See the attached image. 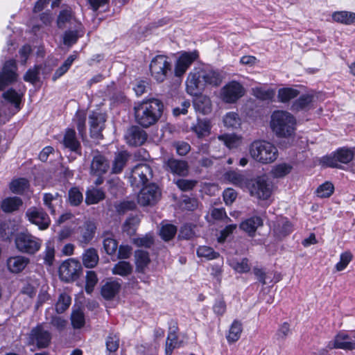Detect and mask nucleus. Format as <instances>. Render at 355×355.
<instances>
[{"label":"nucleus","instance_id":"f257e3e1","mask_svg":"<svg viewBox=\"0 0 355 355\" xmlns=\"http://www.w3.org/2000/svg\"><path fill=\"white\" fill-rule=\"evenodd\" d=\"M163 102L155 98L143 100L134 107L135 121L143 128L156 124L164 112Z\"/></svg>","mask_w":355,"mask_h":355},{"label":"nucleus","instance_id":"f03ea898","mask_svg":"<svg viewBox=\"0 0 355 355\" xmlns=\"http://www.w3.org/2000/svg\"><path fill=\"white\" fill-rule=\"evenodd\" d=\"M270 127L277 138H293L297 130V119L286 110H275L270 116Z\"/></svg>","mask_w":355,"mask_h":355},{"label":"nucleus","instance_id":"7ed1b4c3","mask_svg":"<svg viewBox=\"0 0 355 355\" xmlns=\"http://www.w3.org/2000/svg\"><path fill=\"white\" fill-rule=\"evenodd\" d=\"M250 153L253 159L264 164L274 162L278 157L276 146L265 140L253 141L250 147Z\"/></svg>","mask_w":355,"mask_h":355},{"label":"nucleus","instance_id":"20e7f679","mask_svg":"<svg viewBox=\"0 0 355 355\" xmlns=\"http://www.w3.org/2000/svg\"><path fill=\"white\" fill-rule=\"evenodd\" d=\"M355 148L340 147L320 159L322 166L331 168H343L340 164H348L354 160Z\"/></svg>","mask_w":355,"mask_h":355},{"label":"nucleus","instance_id":"39448f33","mask_svg":"<svg viewBox=\"0 0 355 355\" xmlns=\"http://www.w3.org/2000/svg\"><path fill=\"white\" fill-rule=\"evenodd\" d=\"M16 249L26 254L34 255L41 248L42 240L27 230L17 232L15 236Z\"/></svg>","mask_w":355,"mask_h":355},{"label":"nucleus","instance_id":"423d86ee","mask_svg":"<svg viewBox=\"0 0 355 355\" xmlns=\"http://www.w3.org/2000/svg\"><path fill=\"white\" fill-rule=\"evenodd\" d=\"M150 73L157 83H162L167 80L172 71V63L166 55H157L149 64Z\"/></svg>","mask_w":355,"mask_h":355},{"label":"nucleus","instance_id":"0eeeda50","mask_svg":"<svg viewBox=\"0 0 355 355\" xmlns=\"http://www.w3.org/2000/svg\"><path fill=\"white\" fill-rule=\"evenodd\" d=\"M245 187L250 195L259 200H268L272 195V189L265 175L247 180Z\"/></svg>","mask_w":355,"mask_h":355},{"label":"nucleus","instance_id":"6e6552de","mask_svg":"<svg viewBox=\"0 0 355 355\" xmlns=\"http://www.w3.org/2000/svg\"><path fill=\"white\" fill-rule=\"evenodd\" d=\"M200 58V53L197 49L193 51H181L177 58L174 67V76L182 78L190 67Z\"/></svg>","mask_w":355,"mask_h":355},{"label":"nucleus","instance_id":"1a4fd4ad","mask_svg":"<svg viewBox=\"0 0 355 355\" xmlns=\"http://www.w3.org/2000/svg\"><path fill=\"white\" fill-rule=\"evenodd\" d=\"M52 340V335L50 331L45 330L40 323L33 327L28 334L27 343L28 345H33L37 349L48 348Z\"/></svg>","mask_w":355,"mask_h":355},{"label":"nucleus","instance_id":"9d476101","mask_svg":"<svg viewBox=\"0 0 355 355\" xmlns=\"http://www.w3.org/2000/svg\"><path fill=\"white\" fill-rule=\"evenodd\" d=\"M83 268L79 261L69 259L62 263L58 269L59 277L65 283L76 281L82 274Z\"/></svg>","mask_w":355,"mask_h":355},{"label":"nucleus","instance_id":"9b49d317","mask_svg":"<svg viewBox=\"0 0 355 355\" xmlns=\"http://www.w3.org/2000/svg\"><path fill=\"white\" fill-rule=\"evenodd\" d=\"M17 64L15 59L6 60L0 71V91H3L8 86L17 80Z\"/></svg>","mask_w":355,"mask_h":355},{"label":"nucleus","instance_id":"f8f14e48","mask_svg":"<svg viewBox=\"0 0 355 355\" xmlns=\"http://www.w3.org/2000/svg\"><path fill=\"white\" fill-rule=\"evenodd\" d=\"M243 86L238 81L232 80L226 84L221 89L222 99L227 103H234L245 95Z\"/></svg>","mask_w":355,"mask_h":355},{"label":"nucleus","instance_id":"ddd939ff","mask_svg":"<svg viewBox=\"0 0 355 355\" xmlns=\"http://www.w3.org/2000/svg\"><path fill=\"white\" fill-rule=\"evenodd\" d=\"M28 220L37 225L40 230L48 229L51 225V218L42 208L33 207L26 212Z\"/></svg>","mask_w":355,"mask_h":355},{"label":"nucleus","instance_id":"4468645a","mask_svg":"<svg viewBox=\"0 0 355 355\" xmlns=\"http://www.w3.org/2000/svg\"><path fill=\"white\" fill-rule=\"evenodd\" d=\"M200 69H195L191 71L186 80V90L189 95H196L202 93L205 84L202 81Z\"/></svg>","mask_w":355,"mask_h":355},{"label":"nucleus","instance_id":"2eb2a0df","mask_svg":"<svg viewBox=\"0 0 355 355\" xmlns=\"http://www.w3.org/2000/svg\"><path fill=\"white\" fill-rule=\"evenodd\" d=\"M160 193L155 184L143 187L138 196V203L141 206L153 205L157 203Z\"/></svg>","mask_w":355,"mask_h":355},{"label":"nucleus","instance_id":"dca6fc26","mask_svg":"<svg viewBox=\"0 0 355 355\" xmlns=\"http://www.w3.org/2000/svg\"><path fill=\"white\" fill-rule=\"evenodd\" d=\"M90 137L98 139L102 136V131L104 128V123L106 121L103 114L92 111L88 117Z\"/></svg>","mask_w":355,"mask_h":355},{"label":"nucleus","instance_id":"f3484780","mask_svg":"<svg viewBox=\"0 0 355 355\" xmlns=\"http://www.w3.org/2000/svg\"><path fill=\"white\" fill-rule=\"evenodd\" d=\"M314 101L315 95L312 93L299 95L297 98L292 102L290 110L294 113L309 112L314 108Z\"/></svg>","mask_w":355,"mask_h":355},{"label":"nucleus","instance_id":"a211bd4d","mask_svg":"<svg viewBox=\"0 0 355 355\" xmlns=\"http://www.w3.org/2000/svg\"><path fill=\"white\" fill-rule=\"evenodd\" d=\"M96 231V226L93 221H85L79 226L77 230V240L80 245L85 247L94 239Z\"/></svg>","mask_w":355,"mask_h":355},{"label":"nucleus","instance_id":"6ab92c4d","mask_svg":"<svg viewBox=\"0 0 355 355\" xmlns=\"http://www.w3.org/2000/svg\"><path fill=\"white\" fill-rule=\"evenodd\" d=\"M148 138L146 132L142 127L138 125L130 126L125 135L127 144L130 146H141L145 144Z\"/></svg>","mask_w":355,"mask_h":355},{"label":"nucleus","instance_id":"aec40b11","mask_svg":"<svg viewBox=\"0 0 355 355\" xmlns=\"http://www.w3.org/2000/svg\"><path fill=\"white\" fill-rule=\"evenodd\" d=\"M165 170L173 175L184 177L189 173V164L186 160L178 159L173 157H168L164 162Z\"/></svg>","mask_w":355,"mask_h":355},{"label":"nucleus","instance_id":"412c9836","mask_svg":"<svg viewBox=\"0 0 355 355\" xmlns=\"http://www.w3.org/2000/svg\"><path fill=\"white\" fill-rule=\"evenodd\" d=\"M328 347L352 351L355 349V341L352 340L347 333L340 331L336 334L334 340L329 343Z\"/></svg>","mask_w":355,"mask_h":355},{"label":"nucleus","instance_id":"4be33fe9","mask_svg":"<svg viewBox=\"0 0 355 355\" xmlns=\"http://www.w3.org/2000/svg\"><path fill=\"white\" fill-rule=\"evenodd\" d=\"M62 144L64 148L78 155H82V146L78 140L75 129L67 128L65 129Z\"/></svg>","mask_w":355,"mask_h":355},{"label":"nucleus","instance_id":"5701e85b","mask_svg":"<svg viewBox=\"0 0 355 355\" xmlns=\"http://www.w3.org/2000/svg\"><path fill=\"white\" fill-rule=\"evenodd\" d=\"M110 168V162L108 159L99 151L93 155L89 173L90 175H105Z\"/></svg>","mask_w":355,"mask_h":355},{"label":"nucleus","instance_id":"b1692460","mask_svg":"<svg viewBox=\"0 0 355 355\" xmlns=\"http://www.w3.org/2000/svg\"><path fill=\"white\" fill-rule=\"evenodd\" d=\"M150 167L145 164H139L135 166L132 171L130 179L136 187H144L148 182L147 174L150 173Z\"/></svg>","mask_w":355,"mask_h":355},{"label":"nucleus","instance_id":"393cba45","mask_svg":"<svg viewBox=\"0 0 355 355\" xmlns=\"http://www.w3.org/2000/svg\"><path fill=\"white\" fill-rule=\"evenodd\" d=\"M293 230V223L285 216H282L273 225L274 235L279 239L288 236Z\"/></svg>","mask_w":355,"mask_h":355},{"label":"nucleus","instance_id":"a878e982","mask_svg":"<svg viewBox=\"0 0 355 355\" xmlns=\"http://www.w3.org/2000/svg\"><path fill=\"white\" fill-rule=\"evenodd\" d=\"M28 257L23 255L10 257L7 259V267L8 270L13 274L21 272L30 263Z\"/></svg>","mask_w":355,"mask_h":355},{"label":"nucleus","instance_id":"bb28decb","mask_svg":"<svg viewBox=\"0 0 355 355\" xmlns=\"http://www.w3.org/2000/svg\"><path fill=\"white\" fill-rule=\"evenodd\" d=\"M263 225V219L259 216H253L243 220L239 225L241 230L245 232L248 236L253 238L259 227Z\"/></svg>","mask_w":355,"mask_h":355},{"label":"nucleus","instance_id":"cd10ccee","mask_svg":"<svg viewBox=\"0 0 355 355\" xmlns=\"http://www.w3.org/2000/svg\"><path fill=\"white\" fill-rule=\"evenodd\" d=\"M121 288V284L119 281H107L101 286V295L104 300L110 301L119 293Z\"/></svg>","mask_w":355,"mask_h":355},{"label":"nucleus","instance_id":"c85d7f7f","mask_svg":"<svg viewBox=\"0 0 355 355\" xmlns=\"http://www.w3.org/2000/svg\"><path fill=\"white\" fill-rule=\"evenodd\" d=\"M130 157L131 154L126 150L116 153L112 161L111 173L112 174L121 173Z\"/></svg>","mask_w":355,"mask_h":355},{"label":"nucleus","instance_id":"c756f323","mask_svg":"<svg viewBox=\"0 0 355 355\" xmlns=\"http://www.w3.org/2000/svg\"><path fill=\"white\" fill-rule=\"evenodd\" d=\"M135 272L144 274L151 260L148 251L144 250H136L134 252Z\"/></svg>","mask_w":355,"mask_h":355},{"label":"nucleus","instance_id":"7c9ffc66","mask_svg":"<svg viewBox=\"0 0 355 355\" xmlns=\"http://www.w3.org/2000/svg\"><path fill=\"white\" fill-rule=\"evenodd\" d=\"M23 201L18 196L6 197L0 202V208L6 214L13 213L19 209Z\"/></svg>","mask_w":355,"mask_h":355},{"label":"nucleus","instance_id":"2f4dec72","mask_svg":"<svg viewBox=\"0 0 355 355\" xmlns=\"http://www.w3.org/2000/svg\"><path fill=\"white\" fill-rule=\"evenodd\" d=\"M30 188V182L26 178H17L11 180L9 189L12 193L24 195Z\"/></svg>","mask_w":355,"mask_h":355},{"label":"nucleus","instance_id":"473e14b6","mask_svg":"<svg viewBox=\"0 0 355 355\" xmlns=\"http://www.w3.org/2000/svg\"><path fill=\"white\" fill-rule=\"evenodd\" d=\"M300 94V90L295 88L284 87L278 89L277 99L279 102L286 104L289 103L291 100L296 99Z\"/></svg>","mask_w":355,"mask_h":355},{"label":"nucleus","instance_id":"72a5a7b5","mask_svg":"<svg viewBox=\"0 0 355 355\" xmlns=\"http://www.w3.org/2000/svg\"><path fill=\"white\" fill-rule=\"evenodd\" d=\"M202 75V81L205 84V87L210 85L212 87H218L222 83V76L220 73L214 70H205L200 69Z\"/></svg>","mask_w":355,"mask_h":355},{"label":"nucleus","instance_id":"f704fd0d","mask_svg":"<svg viewBox=\"0 0 355 355\" xmlns=\"http://www.w3.org/2000/svg\"><path fill=\"white\" fill-rule=\"evenodd\" d=\"M211 128V126L209 120L200 119H198L197 123L193 124L191 128L192 132L196 133L197 137L199 139H202L209 135Z\"/></svg>","mask_w":355,"mask_h":355},{"label":"nucleus","instance_id":"c9c22d12","mask_svg":"<svg viewBox=\"0 0 355 355\" xmlns=\"http://www.w3.org/2000/svg\"><path fill=\"white\" fill-rule=\"evenodd\" d=\"M194 96L193 105L195 109L203 114L211 111L210 99L201 94L193 95Z\"/></svg>","mask_w":355,"mask_h":355},{"label":"nucleus","instance_id":"e433bc0d","mask_svg":"<svg viewBox=\"0 0 355 355\" xmlns=\"http://www.w3.org/2000/svg\"><path fill=\"white\" fill-rule=\"evenodd\" d=\"M331 18L334 22L352 25L355 23V12L346 10L335 11L332 13Z\"/></svg>","mask_w":355,"mask_h":355},{"label":"nucleus","instance_id":"4c0bfd02","mask_svg":"<svg viewBox=\"0 0 355 355\" xmlns=\"http://www.w3.org/2000/svg\"><path fill=\"white\" fill-rule=\"evenodd\" d=\"M99 260L97 250L94 248L87 249L83 254V263L87 268H94Z\"/></svg>","mask_w":355,"mask_h":355},{"label":"nucleus","instance_id":"58836bf2","mask_svg":"<svg viewBox=\"0 0 355 355\" xmlns=\"http://www.w3.org/2000/svg\"><path fill=\"white\" fill-rule=\"evenodd\" d=\"M242 331V323L238 320H234L232 322L226 336L227 343L231 344L239 340L241 337Z\"/></svg>","mask_w":355,"mask_h":355},{"label":"nucleus","instance_id":"ea45409f","mask_svg":"<svg viewBox=\"0 0 355 355\" xmlns=\"http://www.w3.org/2000/svg\"><path fill=\"white\" fill-rule=\"evenodd\" d=\"M85 196V202L87 205L97 204L105 198L104 191L100 189H89Z\"/></svg>","mask_w":355,"mask_h":355},{"label":"nucleus","instance_id":"a19ab883","mask_svg":"<svg viewBox=\"0 0 355 355\" xmlns=\"http://www.w3.org/2000/svg\"><path fill=\"white\" fill-rule=\"evenodd\" d=\"M119 335L110 333L105 339L106 352L107 355H116L114 353H116L119 349Z\"/></svg>","mask_w":355,"mask_h":355},{"label":"nucleus","instance_id":"79ce46f5","mask_svg":"<svg viewBox=\"0 0 355 355\" xmlns=\"http://www.w3.org/2000/svg\"><path fill=\"white\" fill-rule=\"evenodd\" d=\"M133 270V267L129 261L121 260L116 263L112 270V274L121 277H127L130 275Z\"/></svg>","mask_w":355,"mask_h":355},{"label":"nucleus","instance_id":"37998d69","mask_svg":"<svg viewBox=\"0 0 355 355\" xmlns=\"http://www.w3.org/2000/svg\"><path fill=\"white\" fill-rule=\"evenodd\" d=\"M68 203L71 207H78L83 201V194L78 187H72L68 191Z\"/></svg>","mask_w":355,"mask_h":355},{"label":"nucleus","instance_id":"c03bdc74","mask_svg":"<svg viewBox=\"0 0 355 355\" xmlns=\"http://www.w3.org/2000/svg\"><path fill=\"white\" fill-rule=\"evenodd\" d=\"M140 220L137 216L128 217L123 224L122 229L123 232L130 236L135 235Z\"/></svg>","mask_w":355,"mask_h":355},{"label":"nucleus","instance_id":"a18cd8bd","mask_svg":"<svg viewBox=\"0 0 355 355\" xmlns=\"http://www.w3.org/2000/svg\"><path fill=\"white\" fill-rule=\"evenodd\" d=\"M196 254L198 257L205 258L207 260H214L221 257L220 253L213 248L207 245H200L197 248Z\"/></svg>","mask_w":355,"mask_h":355},{"label":"nucleus","instance_id":"49530a36","mask_svg":"<svg viewBox=\"0 0 355 355\" xmlns=\"http://www.w3.org/2000/svg\"><path fill=\"white\" fill-rule=\"evenodd\" d=\"M71 298L66 293H62L58 297V300L55 304V311L58 313H64L71 305Z\"/></svg>","mask_w":355,"mask_h":355},{"label":"nucleus","instance_id":"de8ad7c7","mask_svg":"<svg viewBox=\"0 0 355 355\" xmlns=\"http://www.w3.org/2000/svg\"><path fill=\"white\" fill-rule=\"evenodd\" d=\"M55 246L54 243L48 241L45 245V250L43 252L44 254V263L46 266H51L53 264L55 260Z\"/></svg>","mask_w":355,"mask_h":355},{"label":"nucleus","instance_id":"09e8293b","mask_svg":"<svg viewBox=\"0 0 355 355\" xmlns=\"http://www.w3.org/2000/svg\"><path fill=\"white\" fill-rule=\"evenodd\" d=\"M334 184L329 181H326L317 188L315 193L320 198H329L334 193Z\"/></svg>","mask_w":355,"mask_h":355},{"label":"nucleus","instance_id":"8fccbe9b","mask_svg":"<svg viewBox=\"0 0 355 355\" xmlns=\"http://www.w3.org/2000/svg\"><path fill=\"white\" fill-rule=\"evenodd\" d=\"M218 139L230 149L237 148L240 144V137L235 134H223L218 136Z\"/></svg>","mask_w":355,"mask_h":355},{"label":"nucleus","instance_id":"3c124183","mask_svg":"<svg viewBox=\"0 0 355 355\" xmlns=\"http://www.w3.org/2000/svg\"><path fill=\"white\" fill-rule=\"evenodd\" d=\"M223 123L225 127L236 129L241 125V119L237 113L230 112L223 117Z\"/></svg>","mask_w":355,"mask_h":355},{"label":"nucleus","instance_id":"603ef678","mask_svg":"<svg viewBox=\"0 0 355 355\" xmlns=\"http://www.w3.org/2000/svg\"><path fill=\"white\" fill-rule=\"evenodd\" d=\"M115 209L119 215H123L128 211L135 210L137 209V203L133 200H124L116 204Z\"/></svg>","mask_w":355,"mask_h":355},{"label":"nucleus","instance_id":"864d4df0","mask_svg":"<svg viewBox=\"0 0 355 355\" xmlns=\"http://www.w3.org/2000/svg\"><path fill=\"white\" fill-rule=\"evenodd\" d=\"M2 97L8 102L14 105L16 108H19L21 99L20 95L16 92L15 89H8L7 91L2 94Z\"/></svg>","mask_w":355,"mask_h":355},{"label":"nucleus","instance_id":"5fc2aeb1","mask_svg":"<svg viewBox=\"0 0 355 355\" xmlns=\"http://www.w3.org/2000/svg\"><path fill=\"white\" fill-rule=\"evenodd\" d=\"M85 279V292L87 294H91L94 291V287L98 280L96 272L94 270L87 271Z\"/></svg>","mask_w":355,"mask_h":355},{"label":"nucleus","instance_id":"6e6d98bb","mask_svg":"<svg viewBox=\"0 0 355 355\" xmlns=\"http://www.w3.org/2000/svg\"><path fill=\"white\" fill-rule=\"evenodd\" d=\"M177 230L175 225L173 224H166L162 226L159 234L164 241H169L175 237Z\"/></svg>","mask_w":355,"mask_h":355},{"label":"nucleus","instance_id":"4d7b16f0","mask_svg":"<svg viewBox=\"0 0 355 355\" xmlns=\"http://www.w3.org/2000/svg\"><path fill=\"white\" fill-rule=\"evenodd\" d=\"M71 322L74 329L83 327L85 324L84 313L80 309L73 311L71 315Z\"/></svg>","mask_w":355,"mask_h":355},{"label":"nucleus","instance_id":"13d9d810","mask_svg":"<svg viewBox=\"0 0 355 355\" xmlns=\"http://www.w3.org/2000/svg\"><path fill=\"white\" fill-rule=\"evenodd\" d=\"M293 166L287 163H282L276 165L272 169V174L275 178H281L291 172Z\"/></svg>","mask_w":355,"mask_h":355},{"label":"nucleus","instance_id":"bf43d9fd","mask_svg":"<svg viewBox=\"0 0 355 355\" xmlns=\"http://www.w3.org/2000/svg\"><path fill=\"white\" fill-rule=\"evenodd\" d=\"M86 114L85 113L77 115L76 128L80 137L84 140L87 137Z\"/></svg>","mask_w":355,"mask_h":355},{"label":"nucleus","instance_id":"052dcab7","mask_svg":"<svg viewBox=\"0 0 355 355\" xmlns=\"http://www.w3.org/2000/svg\"><path fill=\"white\" fill-rule=\"evenodd\" d=\"M105 252L108 255L112 256L116 254L118 248V241L112 237H106L103 241Z\"/></svg>","mask_w":355,"mask_h":355},{"label":"nucleus","instance_id":"680f3d73","mask_svg":"<svg viewBox=\"0 0 355 355\" xmlns=\"http://www.w3.org/2000/svg\"><path fill=\"white\" fill-rule=\"evenodd\" d=\"M40 67L35 65L33 69H28L24 76V80L31 84H35L40 80Z\"/></svg>","mask_w":355,"mask_h":355},{"label":"nucleus","instance_id":"e2e57ef3","mask_svg":"<svg viewBox=\"0 0 355 355\" xmlns=\"http://www.w3.org/2000/svg\"><path fill=\"white\" fill-rule=\"evenodd\" d=\"M353 255L351 252L345 251L341 253L340 261L336 264L335 268L337 271H342L347 268L348 264L352 260Z\"/></svg>","mask_w":355,"mask_h":355},{"label":"nucleus","instance_id":"0e129e2a","mask_svg":"<svg viewBox=\"0 0 355 355\" xmlns=\"http://www.w3.org/2000/svg\"><path fill=\"white\" fill-rule=\"evenodd\" d=\"M79 37L78 31H66L63 35V43L66 46H71L77 43Z\"/></svg>","mask_w":355,"mask_h":355},{"label":"nucleus","instance_id":"69168bd1","mask_svg":"<svg viewBox=\"0 0 355 355\" xmlns=\"http://www.w3.org/2000/svg\"><path fill=\"white\" fill-rule=\"evenodd\" d=\"M198 182L195 180L178 179L175 184L182 191H189L194 189Z\"/></svg>","mask_w":355,"mask_h":355},{"label":"nucleus","instance_id":"338daca9","mask_svg":"<svg viewBox=\"0 0 355 355\" xmlns=\"http://www.w3.org/2000/svg\"><path fill=\"white\" fill-rule=\"evenodd\" d=\"M212 309L214 313L219 317L223 316L225 313L227 305L223 296L216 299Z\"/></svg>","mask_w":355,"mask_h":355},{"label":"nucleus","instance_id":"774afa93","mask_svg":"<svg viewBox=\"0 0 355 355\" xmlns=\"http://www.w3.org/2000/svg\"><path fill=\"white\" fill-rule=\"evenodd\" d=\"M254 96L261 101L272 100L274 98L275 92L272 89L266 90L261 87H257L254 90Z\"/></svg>","mask_w":355,"mask_h":355}]
</instances>
